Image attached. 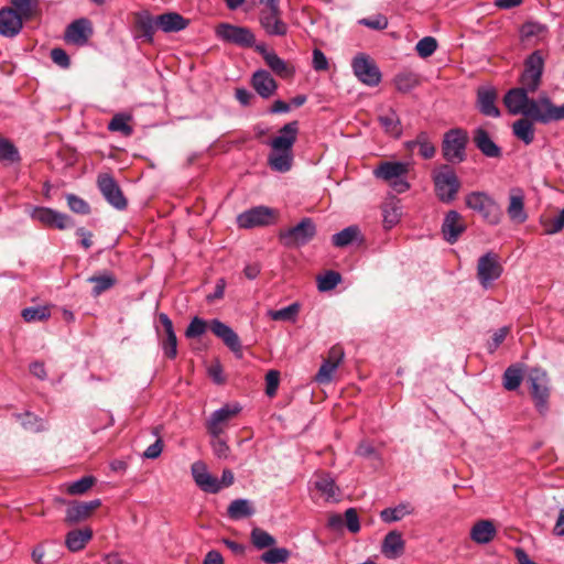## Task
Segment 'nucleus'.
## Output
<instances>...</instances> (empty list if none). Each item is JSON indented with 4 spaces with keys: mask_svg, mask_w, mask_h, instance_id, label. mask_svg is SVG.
<instances>
[{
    "mask_svg": "<svg viewBox=\"0 0 564 564\" xmlns=\"http://www.w3.org/2000/svg\"><path fill=\"white\" fill-rule=\"evenodd\" d=\"M241 406L238 403L225 404L214 411L207 420L206 427L212 437H218L224 432L226 424L239 414Z\"/></svg>",
    "mask_w": 564,
    "mask_h": 564,
    "instance_id": "13",
    "label": "nucleus"
},
{
    "mask_svg": "<svg viewBox=\"0 0 564 564\" xmlns=\"http://www.w3.org/2000/svg\"><path fill=\"white\" fill-rule=\"evenodd\" d=\"M23 19L12 8L0 10V34L6 37L17 36L23 28Z\"/></svg>",
    "mask_w": 564,
    "mask_h": 564,
    "instance_id": "22",
    "label": "nucleus"
},
{
    "mask_svg": "<svg viewBox=\"0 0 564 564\" xmlns=\"http://www.w3.org/2000/svg\"><path fill=\"white\" fill-rule=\"evenodd\" d=\"M409 148L419 147V153L424 159H432L435 155V147L430 141L426 132H420L415 140L408 142Z\"/></svg>",
    "mask_w": 564,
    "mask_h": 564,
    "instance_id": "43",
    "label": "nucleus"
},
{
    "mask_svg": "<svg viewBox=\"0 0 564 564\" xmlns=\"http://www.w3.org/2000/svg\"><path fill=\"white\" fill-rule=\"evenodd\" d=\"M291 552L285 547H270L260 556L265 564H283L289 561Z\"/></svg>",
    "mask_w": 564,
    "mask_h": 564,
    "instance_id": "49",
    "label": "nucleus"
},
{
    "mask_svg": "<svg viewBox=\"0 0 564 564\" xmlns=\"http://www.w3.org/2000/svg\"><path fill=\"white\" fill-rule=\"evenodd\" d=\"M66 200L69 209L76 214L87 215L90 213L89 204L75 194H67Z\"/></svg>",
    "mask_w": 564,
    "mask_h": 564,
    "instance_id": "56",
    "label": "nucleus"
},
{
    "mask_svg": "<svg viewBox=\"0 0 564 564\" xmlns=\"http://www.w3.org/2000/svg\"><path fill=\"white\" fill-rule=\"evenodd\" d=\"M543 226L546 235L560 232L564 228V208L554 218L547 219Z\"/></svg>",
    "mask_w": 564,
    "mask_h": 564,
    "instance_id": "60",
    "label": "nucleus"
},
{
    "mask_svg": "<svg viewBox=\"0 0 564 564\" xmlns=\"http://www.w3.org/2000/svg\"><path fill=\"white\" fill-rule=\"evenodd\" d=\"M20 154L15 145L0 135V162H19Z\"/></svg>",
    "mask_w": 564,
    "mask_h": 564,
    "instance_id": "51",
    "label": "nucleus"
},
{
    "mask_svg": "<svg viewBox=\"0 0 564 564\" xmlns=\"http://www.w3.org/2000/svg\"><path fill=\"white\" fill-rule=\"evenodd\" d=\"M466 230V224L457 210H449L445 214L442 223L441 232L443 238L449 245L458 241L459 237Z\"/></svg>",
    "mask_w": 564,
    "mask_h": 564,
    "instance_id": "14",
    "label": "nucleus"
},
{
    "mask_svg": "<svg viewBox=\"0 0 564 564\" xmlns=\"http://www.w3.org/2000/svg\"><path fill=\"white\" fill-rule=\"evenodd\" d=\"M468 143L467 131L454 128L445 132L442 141V154L448 163H462L466 160V147Z\"/></svg>",
    "mask_w": 564,
    "mask_h": 564,
    "instance_id": "6",
    "label": "nucleus"
},
{
    "mask_svg": "<svg viewBox=\"0 0 564 564\" xmlns=\"http://www.w3.org/2000/svg\"><path fill=\"white\" fill-rule=\"evenodd\" d=\"M502 271L497 253L488 251L478 259L477 278L484 289H489L501 276Z\"/></svg>",
    "mask_w": 564,
    "mask_h": 564,
    "instance_id": "9",
    "label": "nucleus"
},
{
    "mask_svg": "<svg viewBox=\"0 0 564 564\" xmlns=\"http://www.w3.org/2000/svg\"><path fill=\"white\" fill-rule=\"evenodd\" d=\"M93 531L89 528L70 530L65 538V545L70 552L83 550L91 540Z\"/></svg>",
    "mask_w": 564,
    "mask_h": 564,
    "instance_id": "34",
    "label": "nucleus"
},
{
    "mask_svg": "<svg viewBox=\"0 0 564 564\" xmlns=\"http://www.w3.org/2000/svg\"><path fill=\"white\" fill-rule=\"evenodd\" d=\"M135 29L139 32L138 37L152 43L154 33L159 29L156 17L151 15L148 11L139 12L135 15Z\"/></svg>",
    "mask_w": 564,
    "mask_h": 564,
    "instance_id": "29",
    "label": "nucleus"
},
{
    "mask_svg": "<svg viewBox=\"0 0 564 564\" xmlns=\"http://www.w3.org/2000/svg\"><path fill=\"white\" fill-rule=\"evenodd\" d=\"M316 231L313 219L305 217L297 225L281 231L279 238L288 248H301L313 240Z\"/></svg>",
    "mask_w": 564,
    "mask_h": 564,
    "instance_id": "7",
    "label": "nucleus"
},
{
    "mask_svg": "<svg viewBox=\"0 0 564 564\" xmlns=\"http://www.w3.org/2000/svg\"><path fill=\"white\" fill-rule=\"evenodd\" d=\"M497 91L492 86H481L477 90V108L486 117L498 118L500 110L496 105Z\"/></svg>",
    "mask_w": 564,
    "mask_h": 564,
    "instance_id": "20",
    "label": "nucleus"
},
{
    "mask_svg": "<svg viewBox=\"0 0 564 564\" xmlns=\"http://www.w3.org/2000/svg\"><path fill=\"white\" fill-rule=\"evenodd\" d=\"M279 2L264 6L259 12V23L268 36H284L289 25L282 20Z\"/></svg>",
    "mask_w": 564,
    "mask_h": 564,
    "instance_id": "8",
    "label": "nucleus"
},
{
    "mask_svg": "<svg viewBox=\"0 0 564 564\" xmlns=\"http://www.w3.org/2000/svg\"><path fill=\"white\" fill-rule=\"evenodd\" d=\"M341 282V274L334 270H328L316 279L319 292H328L334 290Z\"/></svg>",
    "mask_w": 564,
    "mask_h": 564,
    "instance_id": "48",
    "label": "nucleus"
},
{
    "mask_svg": "<svg viewBox=\"0 0 564 564\" xmlns=\"http://www.w3.org/2000/svg\"><path fill=\"white\" fill-rule=\"evenodd\" d=\"M355 76L368 86H377L381 80V73L375 62L366 54H357L351 62Z\"/></svg>",
    "mask_w": 564,
    "mask_h": 564,
    "instance_id": "12",
    "label": "nucleus"
},
{
    "mask_svg": "<svg viewBox=\"0 0 564 564\" xmlns=\"http://www.w3.org/2000/svg\"><path fill=\"white\" fill-rule=\"evenodd\" d=\"M159 319L164 327L166 335L162 341L163 352L167 358L174 359L177 355V338L174 332L173 323L165 313H160Z\"/></svg>",
    "mask_w": 564,
    "mask_h": 564,
    "instance_id": "28",
    "label": "nucleus"
},
{
    "mask_svg": "<svg viewBox=\"0 0 564 564\" xmlns=\"http://www.w3.org/2000/svg\"><path fill=\"white\" fill-rule=\"evenodd\" d=\"M473 142L482 155L498 159L502 155L501 148L492 140L489 132L481 127L473 131Z\"/></svg>",
    "mask_w": 564,
    "mask_h": 564,
    "instance_id": "21",
    "label": "nucleus"
},
{
    "mask_svg": "<svg viewBox=\"0 0 564 564\" xmlns=\"http://www.w3.org/2000/svg\"><path fill=\"white\" fill-rule=\"evenodd\" d=\"M280 380V372L278 370H269L265 375V393L273 397L276 393Z\"/></svg>",
    "mask_w": 564,
    "mask_h": 564,
    "instance_id": "63",
    "label": "nucleus"
},
{
    "mask_svg": "<svg viewBox=\"0 0 564 564\" xmlns=\"http://www.w3.org/2000/svg\"><path fill=\"white\" fill-rule=\"evenodd\" d=\"M216 35L221 41L240 47H252L256 43V35L249 28L229 23L219 24L216 30Z\"/></svg>",
    "mask_w": 564,
    "mask_h": 564,
    "instance_id": "10",
    "label": "nucleus"
},
{
    "mask_svg": "<svg viewBox=\"0 0 564 564\" xmlns=\"http://www.w3.org/2000/svg\"><path fill=\"white\" fill-rule=\"evenodd\" d=\"M31 216L34 220L45 226L56 227L58 229H65L70 226L69 216L48 207H35Z\"/></svg>",
    "mask_w": 564,
    "mask_h": 564,
    "instance_id": "18",
    "label": "nucleus"
},
{
    "mask_svg": "<svg viewBox=\"0 0 564 564\" xmlns=\"http://www.w3.org/2000/svg\"><path fill=\"white\" fill-rule=\"evenodd\" d=\"M299 313L300 304L295 302L280 310H270L268 312V316L273 321L294 323L297 318Z\"/></svg>",
    "mask_w": 564,
    "mask_h": 564,
    "instance_id": "45",
    "label": "nucleus"
},
{
    "mask_svg": "<svg viewBox=\"0 0 564 564\" xmlns=\"http://www.w3.org/2000/svg\"><path fill=\"white\" fill-rule=\"evenodd\" d=\"M250 539L253 546L258 550L270 549L276 543L275 538L261 528H253Z\"/></svg>",
    "mask_w": 564,
    "mask_h": 564,
    "instance_id": "46",
    "label": "nucleus"
},
{
    "mask_svg": "<svg viewBox=\"0 0 564 564\" xmlns=\"http://www.w3.org/2000/svg\"><path fill=\"white\" fill-rule=\"evenodd\" d=\"M466 206L479 214L484 221L491 226L498 225L503 216L499 204L486 192H470L465 197Z\"/></svg>",
    "mask_w": 564,
    "mask_h": 564,
    "instance_id": "3",
    "label": "nucleus"
},
{
    "mask_svg": "<svg viewBox=\"0 0 564 564\" xmlns=\"http://www.w3.org/2000/svg\"><path fill=\"white\" fill-rule=\"evenodd\" d=\"M100 505V499L75 502L67 507L65 521L69 524L77 523L80 520L86 519L90 514V512L94 509L98 508Z\"/></svg>",
    "mask_w": 564,
    "mask_h": 564,
    "instance_id": "27",
    "label": "nucleus"
},
{
    "mask_svg": "<svg viewBox=\"0 0 564 564\" xmlns=\"http://www.w3.org/2000/svg\"><path fill=\"white\" fill-rule=\"evenodd\" d=\"M12 9L18 12L23 20H30L39 10V0H10Z\"/></svg>",
    "mask_w": 564,
    "mask_h": 564,
    "instance_id": "47",
    "label": "nucleus"
},
{
    "mask_svg": "<svg viewBox=\"0 0 564 564\" xmlns=\"http://www.w3.org/2000/svg\"><path fill=\"white\" fill-rule=\"evenodd\" d=\"M212 448L215 454L220 459H226L229 456L230 448L226 441L218 437H213Z\"/></svg>",
    "mask_w": 564,
    "mask_h": 564,
    "instance_id": "64",
    "label": "nucleus"
},
{
    "mask_svg": "<svg viewBox=\"0 0 564 564\" xmlns=\"http://www.w3.org/2000/svg\"><path fill=\"white\" fill-rule=\"evenodd\" d=\"M383 224L387 228H392L398 224L401 212L395 203H387L382 207Z\"/></svg>",
    "mask_w": 564,
    "mask_h": 564,
    "instance_id": "55",
    "label": "nucleus"
},
{
    "mask_svg": "<svg viewBox=\"0 0 564 564\" xmlns=\"http://www.w3.org/2000/svg\"><path fill=\"white\" fill-rule=\"evenodd\" d=\"M359 23L368 26L369 29L380 31L388 26V19L382 14H378L375 17L361 19Z\"/></svg>",
    "mask_w": 564,
    "mask_h": 564,
    "instance_id": "62",
    "label": "nucleus"
},
{
    "mask_svg": "<svg viewBox=\"0 0 564 564\" xmlns=\"http://www.w3.org/2000/svg\"><path fill=\"white\" fill-rule=\"evenodd\" d=\"M153 434L158 436L156 441L147 447V449L143 452V457L149 459H155L158 458L163 449V442L160 438L159 434L160 431L158 427L153 430Z\"/></svg>",
    "mask_w": 564,
    "mask_h": 564,
    "instance_id": "61",
    "label": "nucleus"
},
{
    "mask_svg": "<svg viewBox=\"0 0 564 564\" xmlns=\"http://www.w3.org/2000/svg\"><path fill=\"white\" fill-rule=\"evenodd\" d=\"M94 484L95 478L93 476H84L80 479L73 481L68 486L67 491L70 495H82L86 492Z\"/></svg>",
    "mask_w": 564,
    "mask_h": 564,
    "instance_id": "59",
    "label": "nucleus"
},
{
    "mask_svg": "<svg viewBox=\"0 0 564 564\" xmlns=\"http://www.w3.org/2000/svg\"><path fill=\"white\" fill-rule=\"evenodd\" d=\"M129 119H130L129 116H126L122 113L115 115L113 118L108 123V130L112 131V132H121L126 137L131 135L133 132V129L128 123Z\"/></svg>",
    "mask_w": 564,
    "mask_h": 564,
    "instance_id": "52",
    "label": "nucleus"
},
{
    "mask_svg": "<svg viewBox=\"0 0 564 564\" xmlns=\"http://www.w3.org/2000/svg\"><path fill=\"white\" fill-rule=\"evenodd\" d=\"M195 484L205 492L217 494L221 490L218 478L213 476L203 462H195L191 467Z\"/></svg>",
    "mask_w": 564,
    "mask_h": 564,
    "instance_id": "17",
    "label": "nucleus"
},
{
    "mask_svg": "<svg viewBox=\"0 0 564 564\" xmlns=\"http://www.w3.org/2000/svg\"><path fill=\"white\" fill-rule=\"evenodd\" d=\"M21 315L25 322H40L47 319L51 312L47 306L26 307Z\"/></svg>",
    "mask_w": 564,
    "mask_h": 564,
    "instance_id": "54",
    "label": "nucleus"
},
{
    "mask_svg": "<svg viewBox=\"0 0 564 564\" xmlns=\"http://www.w3.org/2000/svg\"><path fill=\"white\" fill-rule=\"evenodd\" d=\"M395 88L401 93H409L420 84V77L413 72H402L394 77Z\"/></svg>",
    "mask_w": 564,
    "mask_h": 564,
    "instance_id": "44",
    "label": "nucleus"
},
{
    "mask_svg": "<svg viewBox=\"0 0 564 564\" xmlns=\"http://www.w3.org/2000/svg\"><path fill=\"white\" fill-rule=\"evenodd\" d=\"M415 48H416L417 54L421 57L425 58V57L431 56L436 51L437 42L432 36H425L416 43Z\"/></svg>",
    "mask_w": 564,
    "mask_h": 564,
    "instance_id": "57",
    "label": "nucleus"
},
{
    "mask_svg": "<svg viewBox=\"0 0 564 564\" xmlns=\"http://www.w3.org/2000/svg\"><path fill=\"white\" fill-rule=\"evenodd\" d=\"M227 513L230 519L240 520L251 517L254 510L249 500L240 498L231 501L228 506Z\"/></svg>",
    "mask_w": 564,
    "mask_h": 564,
    "instance_id": "39",
    "label": "nucleus"
},
{
    "mask_svg": "<svg viewBox=\"0 0 564 564\" xmlns=\"http://www.w3.org/2000/svg\"><path fill=\"white\" fill-rule=\"evenodd\" d=\"M189 21L176 12H166L156 15L159 30L165 33L180 32L187 28Z\"/></svg>",
    "mask_w": 564,
    "mask_h": 564,
    "instance_id": "30",
    "label": "nucleus"
},
{
    "mask_svg": "<svg viewBox=\"0 0 564 564\" xmlns=\"http://www.w3.org/2000/svg\"><path fill=\"white\" fill-rule=\"evenodd\" d=\"M268 164L271 170L279 173H286L293 164V151L272 150L268 156Z\"/></svg>",
    "mask_w": 564,
    "mask_h": 564,
    "instance_id": "35",
    "label": "nucleus"
},
{
    "mask_svg": "<svg viewBox=\"0 0 564 564\" xmlns=\"http://www.w3.org/2000/svg\"><path fill=\"white\" fill-rule=\"evenodd\" d=\"M352 242H364V236L356 225L348 226L332 236V243L336 248H345Z\"/></svg>",
    "mask_w": 564,
    "mask_h": 564,
    "instance_id": "32",
    "label": "nucleus"
},
{
    "mask_svg": "<svg viewBox=\"0 0 564 564\" xmlns=\"http://www.w3.org/2000/svg\"><path fill=\"white\" fill-rule=\"evenodd\" d=\"M17 419L21 421L24 430L32 433L43 432L47 429L46 421L31 412L17 414Z\"/></svg>",
    "mask_w": 564,
    "mask_h": 564,
    "instance_id": "42",
    "label": "nucleus"
},
{
    "mask_svg": "<svg viewBox=\"0 0 564 564\" xmlns=\"http://www.w3.org/2000/svg\"><path fill=\"white\" fill-rule=\"evenodd\" d=\"M344 358V352L339 347H333L329 356L316 373V381L319 383H329L333 380L334 373Z\"/></svg>",
    "mask_w": 564,
    "mask_h": 564,
    "instance_id": "24",
    "label": "nucleus"
},
{
    "mask_svg": "<svg viewBox=\"0 0 564 564\" xmlns=\"http://www.w3.org/2000/svg\"><path fill=\"white\" fill-rule=\"evenodd\" d=\"M378 120L386 133L395 138L401 135V121L395 110L392 108L388 109L387 112L378 117Z\"/></svg>",
    "mask_w": 564,
    "mask_h": 564,
    "instance_id": "38",
    "label": "nucleus"
},
{
    "mask_svg": "<svg viewBox=\"0 0 564 564\" xmlns=\"http://www.w3.org/2000/svg\"><path fill=\"white\" fill-rule=\"evenodd\" d=\"M210 329L235 354L241 351V343L235 330L219 319L210 322Z\"/></svg>",
    "mask_w": 564,
    "mask_h": 564,
    "instance_id": "25",
    "label": "nucleus"
},
{
    "mask_svg": "<svg viewBox=\"0 0 564 564\" xmlns=\"http://www.w3.org/2000/svg\"><path fill=\"white\" fill-rule=\"evenodd\" d=\"M405 543L399 531H390L383 539L381 553L387 558H397L404 552Z\"/></svg>",
    "mask_w": 564,
    "mask_h": 564,
    "instance_id": "31",
    "label": "nucleus"
},
{
    "mask_svg": "<svg viewBox=\"0 0 564 564\" xmlns=\"http://www.w3.org/2000/svg\"><path fill=\"white\" fill-rule=\"evenodd\" d=\"M251 85L257 94L263 99L271 98L278 89V83L265 69H258L251 77Z\"/></svg>",
    "mask_w": 564,
    "mask_h": 564,
    "instance_id": "23",
    "label": "nucleus"
},
{
    "mask_svg": "<svg viewBox=\"0 0 564 564\" xmlns=\"http://www.w3.org/2000/svg\"><path fill=\"white\" fill-rule=\"evenodd\" d=\"M408 173L409 163L401 161L381 162L373 171L377 178L388 182L398 194H402L410 188V183L406 180Z\"/></svg>",
    "mask_w": 564,
    "mask_h": 564,
    "instance_id": "4",
    "label": "nucleus"
},
{
    "mask_svg": "<svg viewBox=\"0 0 564 564\" xmlns=\"http://www.w3.org/2000/svg\"><path fill=\"white\" fill-rule=\"evenodd\" d=\"M507 213L510 220L516 224H523L527 221L528 214L524 209V194L521 188L514 187L510 189Z\"/></svg>",
    "mask_w": 564,
    "mask_h": 564,
    "instance_id": "26",
    "label": "nucleus"
},
{
    "mask_svg": "<svg viewBox=\"0 0 564 564\" xmlns=\"http://www.w3.org/2000/svg\"><path fill=\"white\" fill-rule=\"evenodd\" d=\"M97 186L109 205L118 210L127 208L128 200L124 197L118 182L109 173L99 174Z\"/></svg>",
    "mask_w": 564,
    "mask_h": 564,
    "instance_id": "11",
    "label": "nucleus"
},
{
    "mask_svg": "<svg viewBox=\"0 0 564 564\" xmlns=\"http://www.w3.org/2000/svg\"><path fill=\"white\" fill-rule=\"evenodd\" d=\"M297 133L299 122L291 121L279 130V134L269 142V145L272 150L292 151Z\"/></svg>",
    "mask_w": 564,
    "mask_h": 564,
    "instance_id": "19",
    "label": "nucleus"
},
{
    "mask_svg": "<svg viewBox=\"0 0 564 564\" xmlns=\"http://www.w3.org/2000/svg\"><path fill=\"white\" fill-rule=\"evenodd\" d=\"M437 199L444 204L453 203L460 189V181L449 164H442L431 174Z\"/></svg>",
    "mask_w": 564,
    "mask_h": 564,
    "instance_id": "2",
    "label": "nucleus"
},
{
    "mask_svg": "<svg viewBox=\"0 0 564 564\" xmlns=\"http://www.w3.org/2000/svg\"><path fill=\"white\" fill-rule=\"evenodd\" d=\"M529 390L536 411L545 415L549 411L550 387L549 376L541 368H532L527 378Z\"/></svg>",
    "mask_w": 564,
    "mask_h": 564,
    "instance_id": "5",
    "label": "nucleus"
},
{
    "mask_svg": "<svg viewBox=\"0 0 564 564\" xmlns=\"http://www.w3.org/2000/svg\"><path fill=\"white\" fill-rule=\"evenodd\" d=\"M206 329L207 323L203 318L195 316L188 324L185 330V336L187 338H197L205 334Z\"/></svg>",
    "mask_w": 564,
    "mask_h": 564,
    "instance_id": "58",
    "label": "nucleus"
},
{
    "mask_svg": "<svg viewBox=\"0 0 564 564\" xmlns=\"http://www.w3.org/2000/svg\"><path fill=\"white\" fill-rule=\"evenodd\" d=\"M413 509L409 503H400L393 508H386L380 512V518L386 523L397 522L411 514Z\"/></svg>",
    "mask_w": 564,
    "mask_h": 564,
    "instance_id": "41",
    "label": "nucleus"
},
{
    "mask_svg": "<svg viewBox=\"0 0 564 564\" xmlns=\"http://www.w3.org/2000/svg\"><path fill=\"white\" fill-rule=\"evenodd\" d=\"M543 70L542 52L534 51L524 61L521 86L509 89L503 97V104L511 115H522L543 124L564 120V104L555 106L546 94H541L536 99L529 97L530 93L539 89Z\"/></svg>",
    "mask_w": 564,
    "mask_h": 564,
    "instance_id": "1",
    "label": "nucleus"
},
{
    "mask_svg": "<svg viewBox=\"0 0 564 564\" xmlns=\"http://www.w3.org/2000/svg\"><path fill=\"white\" fill-rule=\"evenodd\" d=\"M523 380L522 369L517 366H510L503 373V387L508 391L517 390Z\"/></svg>",
    "mask_w": 564,
    "mask_h": 564,
    "instance_id": "50",
    "label": "nucleus"
},
{
    "mask_svg": "<svg viewBox=\"0 0 564 564\" xmlns=\"http://www.w3.org/2000/svg\"><path fill=\"white\" fill-rule=\"evenodd\" d=\"M93 32L91 22L86 18H80L67 25L65 40L67 43L84 46L88 43Z\"/></svg>",
    "mask_w": 564,
    "mask_h": 564,
    "instance_id": "15",
    "label": "nucleus"
},
{
    "mask_svg": "<svg viewBox=\"0 0 564 564\" xmlns=\"http://www.w3.org/2000/svg\"><path fill=\"white\" fill-rule=\"evenodd\" d=\"M315 488L321 491L327 500H337L339 488L329 474H322L315 481Z\"/></svg>",
    "mask_w": 564,
    "mask_h": 564,
    "instance_id": "40",
    "label": "nucleus"
},
{
    "mask_svg": "<svg viewBox=\"0 0 564 564\" xmlns=\"http://www.w3.org/2000/svg\"><path fill=\"white\" fill-rule=\"evenodd\" d=\"M528 118L529 117L518 119L512 123V133L525 145L531 144L535 135L533 122Z\"/></svg>",
    "mask_w": 564,
    "mask_h": 564,
    "instance_id": "36",
    "label": "nucleus"
},
{
    "mask_svg": "<svg viewBox=\"0 0 564 564\" xmlns=\"http://www.w3.org/2000/svg\"><path fill=\"white\" fill-rule=\"evenodd\" d=\"M273 216V212L269 207L258 206L246 210L238 215L237 224L240 228H253L258 226L269 225Z\"/></svg>",
    "mask_w": 564,
    "mask_h": 564,
    "instance_id": "16",
    "label": "nucleus"
},
{
    "mask_svg": "<svg viewBox=\"0 0 564 564\" xmlns=\"http://www.w3.org/2000/svg\"><path fill=\"white\" fill-rule=\"evenodd\" d=\"M87 282L94 284L91 295L94 297H97L105 291L115 286V284L117 283V279L111 272L105 271L100 274L89 276L87 279Z\"/></svg>",
    "mask_w": 564,
    "mask_h": 564,
    "instance_id": "37",
    "label": "nucleus"
},
{
    "mask_svg": "<svg viewBox=\"0 0 564 564\" xmlns=\"http://www.w3.org/2000/svg\"><path fill=\"white\" fill-rule=\"evenodd\" d=\"M265 64L270 69L279 76H288L291 74L288 64L275 52L265 56Z\"/></svg>",
    "mask_w": 564,
    "mask_h": 564,
    "instance_id": "53",
    "label": "nucleus"
},
{
    "mask_svg": "<svg viewBox=\"0 0 564 564\" xmlns=\"http://www.w3.org/2000/svg\"><path fill=\"white\" fill-rule=\"evenodd\" d=\"M497 530L490 520H480L470 529V539L477 544H487L494 540Z\"/></svg>",
    "mask_w": 564,
    "mask_h": 564,
    "instance_id": "33",
    "label": "nucleus"
}]
</instances>
